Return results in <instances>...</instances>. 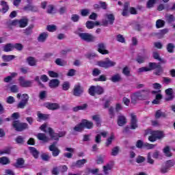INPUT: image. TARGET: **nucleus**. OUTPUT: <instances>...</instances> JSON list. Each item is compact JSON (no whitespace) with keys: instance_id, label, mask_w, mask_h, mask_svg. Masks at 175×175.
<instances>
[{"instance_id":"nucleus-1","label":"nucleus","mask_w":175,"mask_h":175,"mask_svg":"<svg viewBox=\"0 0 175 175\" xmlns=\"http://www.w3.org/2000/svg\"><path fill=\"white\" fill-rule=\"evenodd\" d=\"M148 95H150L149 90H138L131 94V103L136 105L137 100H147Z\"/></svg>"},{"instance_id":"nucleus-2","label":"nucleus","mask_w":175,"mask_h":175,"mask_svg":"<svg viewBox=\"0 0 175 175\" xmlns=\"http://www.w3.org/2000/svg\"><path fill=\"white\" fill-rule=\"evenodd\" d=\"M22 96L21 100L17 105V109H25V106L28 105V101L29 100V96L28 94H23L21 95V93L16 95V98L20 99Z\"/></svg>"},{"instance_id":"nucleus-3","label":"nucleus","mask_w":175,"mask_h":175,"mask_svg":"<svg viewBox=\"0 0 175 175\" xmlns=\"http://www.w3.org/2000/svg\"><path fill=\"white\" fill-rule=\"evenodd\" d=\"M77 34L81 38V40L88 42V43H92L96 40V37L88 33H77Z\"/></svg>"},{"instance_id":"nucleus-4","label":"nucleus","mask_w":175,"mask_h":175,"mask_svg":"<svg viewBox=\"0 0 175 175\" xmlns=\"http://www.w3.org/2000/svg\"><path fill=\"white\" fill-rule=\"evenodd\" d=\"M116 62H113L107 57L104 61L98 62L97 65L100 68H104V69H109V68L116 66Z\"/></svg>"},{"instance_id":"nucleus-5","label":"nucleus","mask_w":175,"mask_h":175,"mask_svg":"<svg viewBox=\"0 0 175 175\" xmlns=\"http://www.w3.org/2000/svg\"><path fill=\"white\" fill-rule=\"evenodd\" d=\"M12 126L16 132H23L25 129H28V124L20 122V120H14Z\"/></svg>"},{"instance_id":"nucleus-6","label":"nucleus","mask_w":175,"mask_h":175,"mask_svg":"<svg viewBox=\"0 0 175 175\" xmlns=\"http://www.w3.org/2000/svg\"><path fill=\"white\" fill-rule=\"evenodd\" d=\"M105 18L107 19H103L102 21V25L104 27H107V25H113L114 24V20H116V18L114 17V15L113 14H105Z\"/></svg>"},{"instance_id":"nucleus-7","label":"nucleus","mask_w":175,"mask_h":175,"mask_svg":"<svg viewBox=\"0 0 175 175\" xmlns=\"http://www.w3.org/2000/svg\"><path fill=\"white\" fill-rule=\"evenodd\" d=\"M19 85L21 87H23V88H27L28 87H32V84L33 83V81H26L25 77H20L18 79Z\"/></svg>"},{"instance_id":"nucleus-8","label":"nucleus","mask_w":175,"mask_h":175,"mask_svg":"<svg viewBox=\"0 0 175 175\" xmlns=\"http://www.w3.org/2000/svg\"><path fill=\"white\" fill-rule=\"evenodd\" d=\"M83 92L84 88L81 87V85L80 83H78L75 85L74 89L72 90V94L74 96H81Z\"/></svg>"},{"instance_id":"nucleus-9","label":"nucleus","mask_w":175,"mask_h":175,"mask_svg":"<svg viewBox=\"0 0 175 175\" xmlns=\"http://www.w3.org/2000/svg\"><path fill=\"white\" fill-rule=\"evenodd\" d=\"M130 128L133 130L139 128V124H137V116L135 115V113H131Z\"/></svg>"},{"instance_id":"nucleus-10","label":"nucleus","mask_w":175,"mask_h":175,"mask_svg":"<svg viewBox=\"0 0 175 175\" xmlns=\"http://www.w3.org/2000/svg\"><path fill=\"white\" fill-rule=\"evenodd\" d=\"M174 92L173 88H170L165 90V93L167 96L165 98V100H167V102L173 100V99H174V94H173Z\"/></svg>"},{"instance_id":"nucleus-11","label":"nucleus","mask_w":175,"mask_h":175,"mask_svg":"<svg viewBox=\"0 0 175 175\" xmlns=\"http://www.w3.org/2000/svg\"><path fill=\"white\" fill-rule=\"evenodd\" d=\"M126 122H128V121L125 116L119 115L118 116L117 124L119 126H124V125H126Z\"/></svg>"},{"instance_id":"nucleus-12","label":"nucleus","mask_w":175,"mask_h":175,"mask_svg":"<svg viewBox=\"0 0 175 175\" xmlns=\"http://www.w3.org/2000/svg\"><path fill=\"white\" fill-rule=\"evenodd\" d=\"M81 122L83 126V129L85 128H86V129H92V128H94V122L89 121L88 120L83 119Z\"/></svg>"},{"instance_id":"nucleus-13","label":"nucleus","mask_w":175,"mask_h":175,"mask_svg":"<svg viewBox=\"0 0 175 175\" xmlns=\"http://www.w3.org/2000/svg\"><path fill=\"white\" fill-rule=\"evenodd\" d=\"M85 163H87V159H83L81 160H78L76 161V163H72V164L71 165V167H72V169L74 167H83Z\"/></svg>"},{"instance_id":"nucleus-14","label":"nucleus","mask_w":175,"mask_h":175,"mask_svg":"<svg viewBox=\"0 0 175 175\" xmlns=\"http://www.w3.org/2000/svg\"><path fill=\"white\" fill-rule=\"evenodd\" d=\"M48 38H49V33L43 32L39 35V36L37 38V40L40 43H44V42H46V40H47Z\"/></svg>"},{"instance_id":"nucleus-15","label":"nucleus","mask_w":175,"mask_h":175,"mask_svg":"<svg viewBox=\"0 0 175 175\" xmlns=\"http://www.w3.org/2000/svg\"><path fill=\"white\" fill-rule=\"evenodd\" d=\"M98 51L100 54H109V51L106 50V45L104 43H99L98 44Z\"/></svg>"},{"instance_id":"nucleus-16","label":"nucleus","mask_w":175,"mask_h":175,"mask_svg":"<svg viewBox=\"0 0 175 175\" xmlns=\"http://www.w3.org/2000/svg\"><path fill=\"white\" fill-rule=\"evenodd\" d=\"M46 109L49 110H58L59 109V105L58 103H46L44 105Z\"/></svg>"},{"instance_id":"nucleus-17","label":"nucleus","mask_w":175,"mask_h":175,"mask_svg":"<svg viewBox=\"0 0 175 175\" xmlns=\"http://www.w3.org/2000/svg\"><path fill=\"white\" fill-rule=\"evenodd\" d=\"M48 131H49V136L51 139H52V140H56L57 142L59 140V137H58V133H55L54 130H53L51 127H49L48 129Z\"/></svg>"},{"instance_id":"nucleus-18","label":"nucleus","mask_w":175,"mask_h":175,"mask_svg":"<svg viewBox=\"0 0 175 175\" xmlns=\"http://www.w3.org/2000/svg\"><path fill=\"white\" fill-rule=\"evenodd\" d=\"M59 79H51L49 84V87L50 88H57L58 87H59Z\"/></svg>"},{"instance_id":"nucleus-19","label":"nucleus","mask_w":175,"mask_h":175,"mask_svg":"<svg viewBox=\"0 0 175 175\" xmlns=\"http://www.w3.org/2000/svg\"><path fill=\"white\" fill-rule=\"evenodd\" d=\"M165 19L167 24H172V23H174L175 21V16L173 14H165Z\"/></svg>"},{"instance_id":"nucleus-20","label":"nucleus","mask_w":175,"mask_h":175,"mask_svg":"<svg viewBox=\"0 0 175 175\" xmlns=\"http://www.w3.org/2000/svg\"><path fill=\"white\" fill-rule=\"evenodd\" d=\"M87 109H88V104L85 103L81 105L73 107L72 111L75 113H77V111L80 110H87Z\"/></svg>"},{"instance_id":"nucleus-21","label":"nucleus","mask_w":175,"mask_h":175,"mask_svg":"<svg viewBox=\"0 0 175 175\" xmlns=\"http://www.w3.org/2000/svg\"><path fill=\"white\" fill-rule=\"evenodd\" d=\"M110 80L112 83H119L122 81V78L121 77V75L116 74L110 78Z\"/></svg>"},{"instance_id":"nucleus-22","label":"nucleus","mask_w":175,"mask_h":175,"mask_svg":"<svg viewBox=\"0 0 175 175\" xmlns=\"http://www.w3.org/2000/svg\"><path fill=\"white\" fill-rule=\"evenodd\" d=\"M150 132L153 134L156 140L163 139V133L162 131H150Z\"/></svg>"},{"instance_id":"nucleus-23","label":"nucleus","mask_w":175,"mask_h":175,"mask_svg":"<svg viewBox=\"0 0 175 175\" xmlns=\"http://www.w3.org/2000/svg\"><path fill=\"white\" fill-rule=\"evenodd\" d=\"M25 161H24V159L23 158H18L16 160V163L14 165V166L16 168H21L24 167V163Z\"/></svg>"},{"instance_id":"nucleus-24","label":"nucleus","mask_w":175,"mask_h":175,"mask_svg":"<svg viewBox=\"0 0 175 175\" xmlns=\"http://www.w3.org/2000/svg\"><path fill=\"white\" fill-rule=\"evenodd\" d=\"M37 138L38 139V140L44 142V143H47L49 140V137L46 136V134L42 133H40L37 135Z\"/></svg>"},{"instance_id":"nucleus-25","label":"nucleus","mask_w":175,"mask_h":175,"mask_svg":"<svg viewBox=\"0 0 175 175\" xmlns=\"http://www.w3.org/2000/svg\"><path fill=\"white\" fill-rule=\"evenodd\" d=\"M18 24L20 28H25L28 25V18H22L18 21Z\"/></svg>"},{"instance_id":"nucleus-26","label":"nucleus","mask_w":175,"mask_h":175,"mask_svg":"<svg viewBox=\"0 0 175 175\" xmlns=\"http://www.w3.org/2000/svg\"><path fill=\"white\" fill-rule=\"evenodd\" d=\"M27 62L29 66H36V62H38V61H36L35 57L30 56L27 58Z\"/></svg>"},{"instance_id":"nucleus-27","label":"nucleus","mask_w":175,"mask_h":175,"mask_svg":"<svg viewBox=\"0 0 175 175\" xmlns=\"http://www.w3.org/2000/svg\"><path fill=\"white\" fill-rule=\"evenodd\" d=\"M1 58L4 61V62H10V61H12V59H14L16 58V56L13 55H2Z\"/></svg>"},{"instance_id":"nucleus-28","label":"nucleus","mask_w":175,"mask_h":175,"mask_svg":"<svg viewBox=\"0 0 175 175\" xmlns=\"http://www.w3.org/2000/svg\"><path fill=\"white\" fill-rule=\"evenodd\" d=\"M161 117H162L163 118H166V117H167V114L161 111V109H159L156 111L155 118L158 119V118H161Z\"/></svg>"},{"instance_id":"nucleus-29","label":"nucleus","mask_w":175,"mask_h":175,"mask_svg":"<svg viewBox=\"0 0 175 175\" xmlns=\"http://www.w3.org/2000/svg\"><path fill=\"white\" fill-rule=\"evenodd\" d=\"M29 149L33 157L36 158V159H38L39 157V151H38V150H36L34 147H29Z\"/></svg>"},{"instance_id":"nucleus-30","label":"nucleus","mask_w":175,"mask_h":175,"mask_svg":"<svg viewBox=\"0 0 175 175\" xmlns=\"http://www.w3.org/2000/svg\"><path fill=\"white\" fill-rule=\"evenodd\" d=\"M24 10H29L30 12H38V7L32 4H28L27 6L24 7Z\"/></svg>"},{"instance_id":"nucleus-31","label":"nucleus","mask_w":175,"mask_h":175,"mask_svg":"<svg viewBox=\"0 0 175 175\" xmlns=\"http://www.w3.org/2000/svg\"><path fill=\"white\" fill-rule=\"evenodd\" d=\"M167 32H169V29H164L160 31V32L157 33V36L158 38V39H162V38H163V36H165V35H166V33H167Z\"/></svg>"},{"instance_id":"nucleus-32","label":"nucleus","mask_w":175,"mask_h":175,"mask_svg":"<svg viewBox=\"0 0 175 175\" xmlns=\"http://www.w3.org/2000/svg\"><path fill=\"white\" fill-rule=\"evenodd\" d=\"M74 132H83L84 131V127L83 126V123L81 122L79 124H77L73 128Z\"/></svg>"},{"instance_id":"nucleus-33","label":"nucleus","mask_w":175,"mask_h":175,"mask_svg":"<svg viewBox=\"0 0 175 175\" xmlns=\"http://www.w3.org/2000/svg\"><path fill=\"white\" fill-rule=\"evenodd\" d=\"M33 25H29V27L24 30L25 35L27 36L32 35V29H33Z\"/></svg>"},{"instance_id":"nucleus-34","label":"nucleus","mask_w":175,"mask_h":175,"mask_svg":"<svg viewBox=\"0 0 175 175\" xmlns=\"http://www.w3.org/2000/svg\"><path fill=\"white\" fill-rule=\"evenodd\" d=\"M1 5L2 6L1 10H2L3 13H6V12H8V10H9V5H8V2L5 1H1Z\"/></svg>"},{"instance_id":"nucleus-35","label":"nucleus","mask_w":175,"mask_h":175,"mask_svg":"<svg viewBox=\"0 0 175 175\" xmlns=\"http://www.w3.org/2000/svg\"><path fill=\"white\" fill-rule=\"evenodd\" d=\"M92 119L93 121H95L96 126L99 127L100 126V116L99 115H94L92 117Z\"/></svg>"},{"instance_id":"nucleus-36","label":"nucleus","mask_w":175,"mask_h":175,"mask_svg":"<svg viewBox=\"0 0 175 175\" xmlns=\"http://www.w3.org/2000/svg\"><path fill=\"white\" fill-rule=\"evenodd\" d=\"M163 96L161 94H157L156 95L155 99L152 101L153 105H159L161 103V99H162Z\"/></svg>"},{"instance_id":"nucleus-37","label":"nucleus","mask_w":175,"mask_h":175,"mask_svg":"<svg viewBox=\"0 0 175 175\" xmlns=\"http://www.w3.org/2000/svg\"><path fill=\"white\" fill-rule=\"evenodd\" d=\"M1 165H9L10 163V160L6 157H2L0 158Z\"/></svg>"},{"instance_id":"nucleus-38","label":"nucleus","mask_w":175,"mask_h":175,"mask_svg":"<svg viewBox=\"0 0 175 175\" xmlns=\"http://www.w3.org/2000/svg\"><path fill=\"white\" fill-rule=\"evenodd\" d=\"M13 49V44L8 43L3 46V51L5 53H9V51H12Z\"/></svg>"},{"instance_id":"nucleus-39","label":"nucleus","mask_w":175,"mask_h":175,"mask_svg":"<svg viewBox=\"0 0 175 175\" xmlns=\"http://www.w3.org/2000/svg\"><path fill=\"white\" fill-rule=\"evenodd\" d=\"M8 27H16L18 25V20L9 21L6 23Z\"/></svg>"},{"instance_id":"nucleus-40","label":"nucleus","mask_w":175,"mask_h":175,"mask_svg":"<svg viewBox=\"0 0 175 175\" xmlns=\"http://www.w3.org/2000/svg\"><path fill=\"white\" fill-rule=\"evenodd\" d=\"M163 27H165V21L162 19H159L156 21L157 28H163Z\"/></svg>"},{"instance_id":"nucleus-41","label":"nucleus","mask_w":175,"mask_h":175,"mask_svg":"<svg viewBox=\"0 0 175 175\" xmlns=\"http://www.w3.org/2000/svg\"><path fill=\"white\" fill-rule=\"evenodd\" d=\"M146 58L147 57H146L145 56H142V55H138L137 56L136 61H137V62L138 64H144Z\"/></svg>"},{"instance_id":"nucleus-42","label":"nucleus","mask_w":175,"mask_h":175,"mask_svg":"<svg viewBox=\"0 0 175 175\" xmlns=\"http://www.w3.org/2000/svg\"><path fill=\"white\" fill-rule=\"evenodd\" d=\"M163 152L165 154V157H172V152H170V147L165 146L163 149Z\"/></svg>"},{"instance_id":"nucleus-43","label":"nucleus","mask_w":175,"mask_h":175,"mask_svg":"<svg viewBox=\"0 0 175 175\" xmlns=\"http://www.w3.org/2000/svg\"><path fill=\"white\" fill-rule=\"evenodd\" d=\"M55 63L59 66H65V65H66V62H65V61L62 60L61 58L56 59Z\"/></svg>"},{"instance_id":"nucleus-44","label":"nucleus","mask_w":175,"mask_h":175,"mask_svg":"<svg viewBox=\"0 0 175 175\" xmlns=\"http://www.w3.org/2000/svg\"><path fill=\"white\" fill-rule=\"evenodd\" d=\"M163 73V68L162 66H159L158 68H156L155 71L154 72V75L156 76H161Z\"/></svg>"},{"instance_id":"nucleus-45","label":"nucleus","mask_w":175,"mask_h":175,"mask_svg":"<svg viewBox=\"0 0 175 175\" xmlns=\"http://www.w3.org/2000/svg\"><path fill=\"white\" fill-rule=\"evenodd\" d=\"M25 139L24 137L19 135L15 139V142L17 144H23L25 142Z\"/></svg>"},{"instance_id":"nucleus-46","label":"nucleus","mask_w":175,"mask_h":175,"mask_svg":"<svg viewBox=\"0 0 175 175\" xmlns=\"http://www.w3.org/2000/svg\"><path fill=\"white\" fill-rule=\"evenodd\" d=\"M159 66H161V65H159V64H157V63L155 62H150L149 63V67L148 69H150V70H154V69H157L159 68Z\"/></svg>"},{"instance_id":"nucleus-47","label":"nucleus","mask_w":175,"mask_h":175,"mask_svg":"<svg viewBox=\"0 0 175 175\" xmlns=\"http://www.w3.org/2000/svg\"><path fill=\"white\" fill-rule=\"evenodd\" d=\"M174 48L175 46L173 43H169L167 44V51H168V53H174Z\"/></svg>"},{"instance_id":"nucleus-48","label":"nucleus","mask_w":175,"mask_h":175,"mask_svg":"<svg viewBox=\"0 0 175 175\" xmlns=\"http://www.w3.org/2000/svg\"><path fill=\"white\" fill-rule=\"evenodd\" d=\"M111 169H113V165L110 164L103 166V172L105 174H109V170H111Z\"/></svg>"},{"instance_id":"nucleus-49","label":"nucleus","mask_w":175,"mask_h":175,"mask_svg":"<svg viewBox=\"0 0 175 175\" xmlns=\"http://www.w3.org/2000/svg\"><path fill=\"white\" fill-rule=\"evenodd\" d=\"M88 93L91 96H95V94H96V86H91L88 90Z\"/></svg>"},{"instance_id":"nucleus-50","label":"nucleus","mask_w":175,"mask_h":175,"mask_svg":"<svg viewBox=\"0 0 175 175\" xmlns=\"http://www.w3.org/2000/svg\"><path fill=\"white\" fill-rule=\"evenodd\" d=\"M118 152H120V147L116 146L112 149L111 155L112 157H116V155H118Z\"/></svg>"},{"instance_id":"nucleus-51","label":"nucleus","mask_w":175,"mask_h":175,"mask_svg":"<svg viewBox=\"0 0 175 175\" xmlns=\"http://www.w3.org/2000/svg\"><path fill=\"white\" fill-rule=\"evenodd\" d=\"M38 117L39 120H42L44 121H46V120H49V114H44V113H38Z\"/></svg>"},{"instance_id":"nucleus-52","label":"nucleus","mask_w":175,"mask_h":175,"mask_svg":"<svg viewBox=\"0 0 175 175\" xmlns=\"http://www.w3.org/2000/svg\"><path fill=\"white\" fill-rule=\"evenodd\" d=\"M110 118H114L116 117V112L114 111V107H110L108 109Z\"/></svg>"},{"instance_id":"nucleus-53","label":"nucleus","mask_w":175,"mask_h":175,"mask_svg":"<svg viewBox=\"0 0 175 175\" xmlns=\"http://www.w3.org/2000/svg\"><path fill=\"white\" fill-rule=\"evenodd\" d=\"M157 145L155 144H151L148 143H144V148H146V150H152V148H155Z\"/></svg>"},{"instance_id":"nucleus-54","label":"nucleus","mask_w":175,"mask_h":175,"mask_svg":"<svg viewBox=\"0 0 175 175\" xmlns=\"http://www.w3.org/2000/svg\"><path fill=\"white\" fill-rule=\"evenodd\" d=\"M104 92L105 90H103V88L99 85L96 86V94H97V95H102Z\"/></svg>"},{"instance_id":"nucleus-55","label":"nucleus","mask_w":175,"mask_h":175,"mask_svg":"<svg viewBox=\"0 0 175 175\" xmlns=\"http://www.w3.org/2000/svg\"><path fill=\"white\" fill-rule=\"evenodd\" d=\"M70 88V83L68 81H65L62 84V90L64 91H68Z\"/></svg>"},{"instance_id":"nucleus-56","label":"nucleus","mask_w":175,"mask_h":175,"mask_svg":"<svg viewBox=\"0 0 175 175\" xmlns=\"http://www.w3.org/2000/svg\"><path fill=\"white\" fill-rule=\"evenodd\" d=\"M10 90L13 94H17L18 92V86L17 85H13L10 88Z\"/></svg>"},{"instance_id":"nucleus-57","label":"nucleus","mask_w":175,"mask_h":175,"mask_svg":"<svg viewBox=\"0 0 175 175\" xmlns=\"http://www.w3.org/2000/svg\"><path fill=\"white\" fill-rule=\"evenodd\" d=\"M94 81H106L107 80V78L106 77V75H102L98 78H95Z\"/></svg>"},{"instance_id":"nucleus-58","label":"nucleus","mask_w":175,"mask_h":175,"mask_svg":"<svg viewBox=\"0 0 175 175\" xmlns=\"http://www.w3.org/2000/svg\"><path fill=\"white\" fill-rule=\"evenodd\" d=\"M90 14V10L88 9H83L81 10V16L83 17H87Z\"/></svg>"},{"instance_id":"nucleus-59","label":"nucleus","mask_w":175,"mask_h":175,"mask_svg":"<svg viewBox=\"0 0 175 175\" xmlns=\"http://www.w3.org/2000/svg\"><path fill=\"white\" fill-rule=\"evenodd\" d=\"M41 158L42 159V161H50V158H51V157H50V154H47V153H44L41 155Z\"/></svg>"},{"instance_id":"nucleus-60","label":"nucleus","mask_w":175,"mask_h":175,"mask_svg":"<svg viewBox=\"0 0 175 175\" xmlns=\"http://www.w3.org/2000/svg\"><path fill=\"white\" fill-rule=\"evenodd\" d=\"M136 148H144V142L142 140H137L136 143Z\"/></svg>"},{"instance_id":"nucleus-61","label":"nucleus","mask_w":175,"mask_h":175,"mask_svg":"<svg viewBox=\"0 0 175 175\" xmlns=\"http://www.w3.org/2000/svg\"><path fill=\"white\" fill-rule=\"evenodd\" d=\"M13 48L16 49L18 51H21V50L24 49V46H23L21 43H16L14 45H13Z\"/></svg>"},{"instance_id":"nucleus-62","label":"nucleus","mask_w":175,"mask_h":175,"mask_svg":"<svg viewBox=\"0 0 175 175\" xmlns=\"http://www.w3.org/2000/svg\"><path fill=\"white\" fill-rule=\"evenodd\" d=\"M175 162L173 160H168L165 162L166 167L169 169L170 167H172L174 166Z\"/></svg>"},{"instance_id":"nucleus-63","label":"nucleus","mask_w":175,"mask_h":175,"mask_svg":"<svg viewBox=\"0 0 175 175\" xmlns=\"http://www.w3.org/2000/svg\"><path fill=\"white\" fill-rule=\"evenodd\" d=\"M94 27V21H88L86 22V28H88V29H92Z\"/></svg>"},{"instance_id":"nucleus-64","label":"nucleus","mask_w":175,"mask_h":175,"mask_svg":"<svg viewBox=\"0 0 175 175\" xmlns=\"http://www.w3.org/2000/svg\"><path fill=\"white\" fill-rule=\"evenodd\" d=\"M48 75L49 76H50V77H53V78H57V77H59V76L58 73L51 70L48 71Z\"/></svg>"}]
</instances>
